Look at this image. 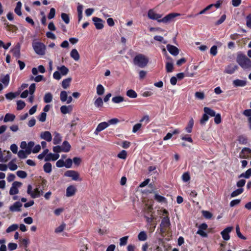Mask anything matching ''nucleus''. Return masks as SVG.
Segmentation results:
<instances>
[{"label": "nucleus", "mask_w": 251, "mask_h": 251, "mask_svg": "<svg viewBox=\"0 0 251 251\" xmlns=\"http://www.w3.org/2000/svg\"><path fill=\"white\" fill-rule=\"evenodd\" d=\"M236 61L239 66L244 70L251 68V60L244 54L241 52L238 53Z\"/></svg>", "instance_id": "nucleus-1"}, {"label": "nucleus", "mask_w": 251, "mask_h": 251, "mask_svg": "<svg viewBox=\"0 0 251 251\" xmlns=\"http://www.w3.org/2000/svg\"><path fill=\"white\" fill-rule=\"evenodd\" d=\"M149 58L141 53L137 54L133 58V64L140 68H145L149 63Z\"/></svg>", "instance_id": "nucleus-2"}, {"label": "nucleus", "mask_w": 251, "mask_h": 251, "mask_svg": "<svg viewBox=\"0 0 251 251\" xmlns=\"http://www.w3.org/2000/svg\"><path fill=\"white\" fill-rule=\"evenodd\" d=\"M57 71L53 74V77L56 80H60L62 76L66 75L69 73V69L65 66H58L57 68Z\"/></svg>", "instance_id": "nucleus-3"}, {"label": "nucleus", "mask_w": 251, "mask_h": 251, "mask_svg": "<svg viewBox=\"0 0 251 251\" xmlns=\"http://www.w3.org/2000/svg\"><path fill=\"white\" fill-rule=\"evenodd\" d=\"M32 47L36 54L40 55H43L45 54L46 46L43 43L40 42L33 41Z\"/></svg>", "instance_id": "nucleus-4"}, {"label": "nucleus", "mask_w": 251, "mask_h": 251, "mask_svg": "<svg viewBox=\"0 0 251 251\" xmlns=\"http://www.w3.org/2000/svg\"><path fill=\"white\" fill-rule=\"evenodd\" d=\"M27 193L33 199L37 198L42 196V192H40L39 188H36L33 190L32 186L30 184L27 186Z\"/></svg>", "instance_id": "nucleus-5"}, {"label": "nucleus", "mask_w": 251, "mask_h": 251, "mask_svg": "<svg viewBox=\"0 0 251 251\" xmlns=\"http://www.w3.org/2000/svg\"><path fill=\"white\" fill-rule=\"evenodd\" d=\"M179 15H180V14H179V13H170V14L167 15L164 18L160 19V20L158 21V23H163L164 24H168V23L173 21L175 18H176L177 16H179Z\"/></svg>", "instance_id": "nucleus-6"}, {"label": "nucleus", "mask_w": 251, "mask_h": 251, "mask_svg": "<svg viewBox=\"0 0 251 251\" xmlns=\"http://www.w3.org/2000/svg\"><path fill=\"white\" fill-rule=\"evenodd\" d=\"M22 183L19 181H14L12 184V186L9 190L10 195H15L19 193V188L21 187Z\"/></svg>", "instance_id": "nucleus-7"}, {"label": "nucleus", "mask_w": 251, "mask_h": 251, "mask_svg": "<svg viewBox=\"0 0 251 251\" xmlns=\"http://www.w3.org/2000/svg\"><path fill=\"white\" fill-rule=\"evenodd\" d=\"M64 176L67 177H70L72 178L73 180H81V179H79V174L76 171L74 170H68L67 171L65 174Z\"/></svg>", "instance_id": "nucleus-8"}, {"label": "nucleus", "mask_w": 251, "mask_h": 251, "mask_svg": "<svg viewBox=\"0 0 251 251\" xmlns=\"http://www.w3.org/2000/svg\"><path fill=\"white\" fill-rule=\"evenodd\" d=\"M162 16L161 14L156 13L153 9H150L148 12V18L151 20H157L158 22Z\"/></svg>", "instance_id": "nucleus-9"}, {"label": "nucleus", "mask_w": 251, "mask_h": 251, "mask_svg": "<svg viewBox=\"0 0 251 251\" xmlns=\"http://www.w3.org/2000/svg\"><path fill=\"white\" fill-rule=\"evenodd\" d=\"M239 158L248 159L251 157V150L248 148H243L239 155Z\"/></svg>", "instance_id": "nucleus-10"}, {"label": "nucleus", "mask_w": 251, "mask_h": 251, "mask_svg": "<svg viewBox=\"0 0 251 251\" xmlns=\"http://www.w3.org/2000/svg\"><path fill=\"white\" fill-rule=\"evenodd\" d=\"M232 226H228L221 232L223 239L225 241H228L230 239L229 233L233 229Z\"/></svg>", "instance_id": "nucleus-11"}, {"label": "nucleus", "mask_w": 251, "mask_h": 251, "mask_svg": "<svg viewBox=\"0 0 251 251\" xmlns=\"http://www.w3.org/2000/svg\"><path fill=\"white\" fill-rule=\"evenodd\" d=\"M238 69V66L233 64H230L226 67L224 73L226 74L231 75L233 74Z\"/></svg>", "instance_id": "nucleus-12"}, {"label": "nucleus", "mask_w": 251, "mask_h": 251, "mask_svg": "<svg viewBox=\"0 0 251 251\" xmlns=\"http://www.w3.org/2000/svg\"><path fill=\"white\" fill-rule=\"evenodd\" d=\"M92 20L97 29L103 28L104 21L102 19L98 17H93Z\"/></svg>", "instance_id": "nucleus-13"}, {"label": "nucleus", "mask_w": 251, "mask_h": 251, "mask_svg": "<svg viewBox=\"0 0 251 251\" xmlns=\"http://www.w3.org/2000/svg\"><path fill=\"white\" fill-rule=\"evenodd\" d=\"M108 127V125L107 122H103L100 123L97 126L94 133L96 135H98L100 132L103 130L105 128Z\"/></svg>", "instance_id": "nucleus-14"}, {"label": "nucleus", "mask_w": 251, "mask_h": 251, "mask_svg": "<svg viewBox=\"0 0 251 251\" xmlns=\"http://www.w3.org/2000/svg\"><path fill=\"white\" fill-rule=\"evenodd\" d=\"M76 192V188L74 185H70L66 189V196L70 197L74 196Z\"/></svg>", "instance_id": "nucleus-15"}, {"label": "nucleus", "mask_w": 251, "mask_h": 251, "mask_svg": "<svg viewBox=\"0 0 251 251\" xmlns=\"http://www.w3.org/2000/svg\"><path fill=\"white\" fill-rule=\"evenodd\" d=\"M23 204L19 201H16L9 207V210L11 212H18L21 211V208Z\"/></svg>", "instance_id": "nucleus-16"}, {"label": "nucleus", "mask_w": 251, "mask_h": 251, "mask_svg": "<svg viewBox=\"0 0 251 251\" xmlns=\"http://www.w3.org/2000/svg\"><path fill=\"white\" fill-rule=\"evenodd\" d=\"M40 138L47 142H50L52 140V136L50 131H45L42 132L40 134Z\"/></svg>", "instance_id": "nucleus-17"}, {"label": "nucleus", "mask_w": 251, "mask_h": 251, "mask_svg": "<svg viewBox=\"0 0 251 251\" xmlns=\"http://www.w3.org/2000/svg\"><path fill=\"white\" fill-rule=\"evenodd\" d=\"M168 51L173 55L176 56L179 53L178 49L175 46L168 44L167 45Z\"/></svg>", "instance_id": "nucleus-18"}, {"label": "nucleus", "mask_w": 251, "mask_h": 251, "mask_svg": "<svg viewBox=\"0 0 251 251\" xmlns=\"http://www.w3.org/2000/svg\"><path fill=\"white\" fill-rule=\"evenodd\" d=\"M59 157V154L58 153H50L47 154V155L45 157V161H55L57 160Z\"/></svg>", "instance_id": "nucleus-19"}, {"label": "nucleus", "mask_w": 251, "mask_h": 251, "mask_svg": "<svg viewBox=\"0 0 251 251\" xmlns=\"http://www.w3.org/2000/svg\"><path fill=\"white\" fill-rule=\"evenodd\" d=\"M233 85L234 87H244L247 85L246 80L236 79L233 81Z\"/></svg>", "instance_id": "nucleus-20"}, {"label": "nucleus", "mask_w": 251, "mask_h": 251, "mask_svg": "<svg viewBox=\"0 0 251 251\" xmlns=\"http://www.w3.org/2000/svg\"><path fill=\"white\" fill-rule=\"evenodd\" d=\"M170 225V219L166 216L163 218L160 226L162 228H167L169 227Z\"/></svg>", "instance_id": "nucleus-21"}, {"label": "nucleus", "mask_w": 251, "mask_h": 251, "mask_svg": "<svg viewBox=\"0 0 251 251\" xmlns=\"http://www.w3.org/2000/svg\"><path fill=\"white\" fill-rule=\"evenodd\" d=\"M54 137L53 139V143L54 145H57L60 143L62 141L61 135L57 132L55 131L53 133Z\"/></svg>", "instance_id": "nucleus-22"}, {"label": "nucleus", "mask_w": 251, "mask_h": 251, "mask_svg": "<svg viewBox=\"0 0 251 251\" xmlns=\"http://www.w3.org/2000/svg\"><path fill=\"white\" fill-rule=\"evenodd\" d=\"M30 154H31V153H29V151H28L26 150H20L18 151V153H17L18 157L20 159L26 158L27 157V156L28 155H29Z\"/></svg>", "instance_id": "nucleus-23"}, {"label": "nucleus", "mask_w": 251, "mask_h": 251, "mask_svg": "<svg viewBox=\"0 0 251 251\" xmlns=\"http://www.w3.org/2000/svg\"><path fill=\"white\" fill-rule=\"evenodd\" d=\"M73 108L71 105H63L60 107V111L63 114H66L72 111Z\"/></svg>", "instance_id": "nucleus-24"}, {"label": "nucleus", "mask_w": 251, "mask_h": 251, "mask_svg": "<svg viewBox=\"0 0 251 251\" xmlns=\"http://www.w3.org/2000/svg\"><path fill=\"white\" fill-rule=\"evenodd\" d=\"M11 51L13 55L17 58H19L20 57V46L19 45H16L13 48Z\"/></svg>", "instance_id": "nucleus-25"}, {"label": "nucleus", "mask_w": 251, "mask_h": 251, "mask_svg": "<svg viewBox=\"0 0 251 251\" xmlns=\"http://www.w3.org/2000/svg\"><path fill=\"white\" fill-rule=\"evenodd\" d=\"M70 56L75 61H78L80 58V55L78 51L75 49H73L70 52Z\"/></svg>", "instance_id": "nucleus-26"}, {"label": "nucleus", "mask_w": 251, "mask_h": 251, "mask_svg": "<svg viewBox=\"0 0 251 251\" xmlns=\"http://www.w3.org/2000/svg\"><path fill=\"white\" fill-rule=\"evenodd\" d=\"M15 119V116L11 113H7L5 114L3 119L4 123H7L9 122H13Z\"/></svg>", "instance_id": "nucleus-27"}, {"label": "nucleus", "mask_w": 251, "mask_h": 251, "mask_svg": "<svg viewBox=\"0 0 251 251\" xmlns=\"http://www.w3.org/2000/svg\"><path fill=\"white\" fill-rule=\"evenodd\" d=\"M7 155L4 157L1 149H0V162H6L11 157V153L9 151H7Z\"/></svg>", "instance_id": "nucleus-28"}, {"label": "nucleus", "mask_w": 251, "mask_h": 251, "mask_svg": "<svg viewBox=\"0 0 251 251\" xmlns=\"http://www.w3.org/2000/svg\"><path fill=\"white\" fill-rule=\"evenodd\" d=\"M61 147L62 148V151L67 152L70 150L71 145L68 141H65L63 142L62 145Z\"/></svg>", "instance_id": "nucleus-29"}, {"label": "nucleus", "mask_w": 251, "mask_h": 251, "mask_svg": "<svg viewBox=\"0 0 251 251\" xmlns=\"http://www.w3.org/2000/svg\"><path fill=\"white\" fill-rule=\"evenodd\" d=\"M154 199L155 201H156L158 202H167V200L164 197L160 196L157 193L155 194Z\"/></svg>", "instance_id": "nucleus-30"}, {"label": "nucleus", "mask_w": 251, "mask_h": 251, "mask_svg": "<svg viewBox=\"0 0 251 251\" xmlns=\"http://www.w3.org/2000/svg\"><path fill=\"white\" fill-rule=\"evenodd\" d=\"M203 111L207 116H210L211 117H214L216 114L215 112L213 110L207 107H204Z\"/></svg>", "instance_id": "nucleus-31"}, {"label": "nucleus", "mask_w": 251, "mask_h": 251, "mask_svg": "<svg viewBox=\"0 0 251 251\" xmlns=\"http://www.w3.org/2000/svg\"><path fill=\"white\" fill-rule=\"evenodd\" d=\"M43 169L45 172L50 174L52 171V166L50 163H46L43 166Z\"/></svg>", "instance_id": "nucleus-32"}, {"label": "nucleus", "mask_w": 251, "mask_h": 251, "mask_svg": "<svg viewBox=\"0 0 251 251\" xmlns=\"http://www.w3.org/2000/svg\"><path fill=\"white\" fill-rule=\"evenodd\" d=\"M52 95L50 93H47L44 96V101L45 103H50L52 101Z\"/></svg>", "instance_id": "nucleus-33"}, {"label": "nucleus", "mask_w": 251, "mask_h": 251, "mask_svg": "<svg viewBox=\"0 0 251 251\" xmlns=\"http://www.w3.org/2000/svg\"><path fill=\"white\" fill-rule=\"evenodd\" d=\"M72 80V78L71 77H69L64 79L62 81V86L64 89H67L70 84L71 81Z\"/></svg>", "instance_id": "nucleus-34"}, {"label": "nucleus", "mask_w": 251, "mask_h": 251, "mask_svg": "<svg viewBox=\"0 0 251 251\" xmlns=\"http://www.w3.org/2000/svg\"><path fill=\"white\" fill-rule=\"evenodd\" d=\"M126 94L127 97L130 98L134 99L137 97V94L136 92L132 89L127 90Z\"/></svg>", "instance_id": "nucleus-35"}, {"label": "nucleus", "mask_w": 251, "mask_h": 251, "mask_svg": "<svg viewBox=\"0 0 251 251\" xmlns=\"http://www.w3.org/2000/svg\"><path fill=\"white\" fill-rule=\"evenodd\" d=\"M194 120L193 118H191L189 120L188 124L185 128V130L188 133H191L192 132V128L194 126Z\"/></svg>", "instance_id": "nucleus-36"}, {"label": "nucleus", "mask_w": 251, "mask_h": 251, "mask_svg": "<svg viewBox=\"0 0 251 251\" xmlns=\"http://www.w3.org/2000/svg\"><path fill=\"white\" fill-rule=\"evenodd\" d=\"M9 76L8 75H6L1 77L0 78L1 82L5 86H7L9 82Z\"/></svg>", "instance_id": "nucleus-37"}, {"label": "nucleus", "mask_w": 251, "mask_h": 251, "mask_svg": "<svg viewBox=\"0 0 251 251\" xmlns=\"http://www.w3.org/2000/svg\"><path fill=\"white\" fill-rule=\"evenodd\" d=\"M124 101V98L120 96L113 97L112 101L114 103H119Z\"/></svg>", "instance_id": "nucleus-38"}, {"label": "nucleus", "mask_w": 251, "mask_h": 251, "mask_svg": "<svg viewBox=\"0 0 251 251\" xmlns=\"http://www.w3.org/2000/svg\"><path fill=\"white\" fill-rule=\"evenodd\" d=\"M14 160H12L7 164V168H8L11 171H15L18 169V166L13 162Z\"/></svg>", "instance_id": "nucleus-39"}, {"label": "nucleus", "mask_w": 251, "mask_h": 251, "mask_svg": "<svg viewBox=\"0 0 251 251\" xmlns=\"http://www.w3.org/2000/svg\"><path fill=\"white\" fill-rule=\"evenodd\" d=\"M68 97V94L67 92L65 91H62L60 92V100L62 102H65L67 100Z\"/></svg>", "instance_id": "nucleus-40"}, {"label": "nucleus", "mask_w": 251, "mask_h": 251, "mask_svg": "<svg viewBox=\"0 0 251 251\" xmlns=\"http://www.w3.org/2000/svg\"><path fill=\"white\" fill-rule=\"evenodd\" d=\"M138 238L140 241H145L147 238V235L146 232L144 231H141L138 235Z\"/></svg>", "instance_id": "nucleus-41"}, {"label": "nucleus", "mask_w": 251, "mask_h": 251, "mask_svg": "<svg viewBox=\"0 0 251 251\" xmlns=\"http://www.w3.org/2000/svg\"><path fill=\"white\" fill-rule=\"evenodd\" d=\"M18 227H19V226L17 224H13V225H11L10 226H9L6 229V232L7 233H10L11 232L15 231L18 229Z\"/></svg>", "instance_id": "nucleus-42"}, {"label": "nucleus", "mask_w": 251, "mask_h": 251, "mask_svg": "<svg viewBox=\"0 0 251 251\" xmlns=\"http://www.w3.org/2000/svg\"><path fill=\"white\" fill-rule=\"evenodd\" d=\"M104 92V88L101 84L98 85L97 87V93L98 95H102Z\"/></svg>", "instance_id": "nucleus-43"}, {"label": "nucleus", "mask_w": 251, "mask_h": 251, "mask_svg": "<svg viewBox=\"0 0 251 251\" xmlns=\"http://www.w3.org/2000/svg\"><path fill=\"white\" fill-rule=\"evenodd\" d=\"M17 109L21 110L25 106V103L24 101L20 100L17 101Z\"/></svg>", "instance_id": "nucleus-44"}, {"label": "nucleus", "mask_w": 251, "mask_h": 251, "mask_svg": "<svg viewBox=\"0 0 251 251\" xmlns=\"http://www.w3.org/2000/svg\"><path fill=\"white\" fill-rule=\"evenodd\" d=\"M251 176V168L248 169L245 173L241 174L239 176V177H244L249 178Z\"/></svg>", "instance_id": "nucleus-45"}, {"label": "nucleus", "mask_w": 251, "mask_h": 251, "mask_svg": "<svg viewBox=\"0 0 251 251\" xmlns=\"http://www.w3.org/2000/svg\"><path fill=\"white\" fill-rule=\"evenodd\" d=\"M62 20L66 24H68L70 22V18L68 14L62 13L61 15Z\"/></svg>", "instance_id": "nucleus-46"}, {"label": "nucleus", "mask_w": 251, "mask_h": 251, "mask_svg": "<svg viewBox=\"0 0 251 251\" xmlns=\"http://www.w3.org/2000/svg\"><path fill=\"white\" fill-rule=\"evenodd\" d=\"M66 226V224L65 223H62L61 225H60L59 226L56 227L55 229V232L56 233H59L62 232L64 229H65V227Z\"/></svg>", "instance_id": "nucleus-47"}, {"label": "nucleus", "mask_w": 251, "mask_h": 251, "mask_svg": "<svg viewBox=\"0 0 251 251\" xmlns=\"http://www.w3.org/2000/svg\"><path fill=\"white\" fill-rule=\"evenodd\" d=\"M243 192V189L242 188H240L237 189V190L234 191L231 194V197H235L239 195L242 193Z\"/></svg>", "instance_id": "nucleus-48"}, {"label": "nucleus", "mask_w": 251, "mask_h": 251, "mask_svg": "<svg viewBox=\"0 0 251 251\" xmlns=\"http://www.w3.org/2000/svg\"><path fill=\"white\" fill-rule=\"evenodd\" d=\"M103 103L102 100L100 97L97 99L94 102L95 105L97 107H102V106L103 105Z\"/></svg>", "instance_id": "nucleus-49"}, {"label": "nucleus", "mask_w": 251, "mask_h": 251, "mask_svg": "<svg viewBox=\"0 0 251 251\" xmlns=\"http://www.w3.org/2000/svg\"><path fill=\"white\" fill-rule=\"evenodd\" d=\"M173 64L172 62H167L166 64V70L168 73L172 72L173 70Z\"/></svg>", "instance_id": "nucleus-50"}, {"label": "nucleus", "mask_w": 251, "mask_h": 251, "mask_svg": "<svg viewBox=\"0 0 251 251\" xmlns=\"http://www.w3.org/2000/svg\"><path fill=\"white\" fill-rule=\"evenodd\" d=\"M238 141L240 144L244 145L247 143L248 139L246 136L244 135H241L238 137Z\"/></svg>", "instance_id": "nucleus-51"}, {"label": "nucleus", "mask_w": 251, "mask_h": 251, "mask_svg": "<svg viewBox=\"0 0 251 251\" xmlns=\"http://www.w3.org/2000/svg\"><path fill=\"white\" fill-rule=\"evenodd\" d=\"M236 231L237 235L239 238H240V239H243V240H246L247 239L246 237H245L244 236H243L242 234V233H241L240 227H239V225L236 226Z\"/></svg>", "instance_id": "nucleus-52"}, {"label": "nucleus", "mask_w": 251, "mask_h": 251, "mask_svg": "<svg viewBox=\"0 0 251 251\" xmlns=\"http://www.w3.org/2000/svg\"><path fill=\"white\" fill-rule=\"evenodd\" d=\"M128 236H124L120 239V246H123L127 244Z\"/></svg>", "instance_id": "nucleus-53"}, {"label": "nucleus", "mask_w": 251, "mask_h": 251, "mask_svg": "<svg viewBox=\"0 0 251 251\" xmlns=\"http://www.w3.org/2000/svg\"><path fill=\"white\" fill-rule=\"evenodd\" d=\"M117 156L119 158L125 159L127 157V152L125 150H123L118 154Z\"/></svg>", "instance_id": "nucleus-54"}, {"label": "nucleus", "mask_w": 251, "mask_h": 251, "mask_svg": "<svg viewBox=\"0 0 251 251\" xmlns=\"http://www.w3.org/2000/svg\"><path fill=\"white\" fill-rule=\"evenodd\" d=\"M30 79L34 80L35 82H39L44 79V76L42 75H38L35 77L31 76Z\"/></svg>", "instance_id": "nucleus-55"}, {"label": "nucleus", "mask_w": 251, "mask_h": 251, "mask_svg": "<svg viewBox=\"0 0 251 251\" xmlns=\"http://www.w3.org/2000/svg\"><path fill=\"white\" fill-rule=\"evenodd\" d=\"M16 174L18 177L22 178H25L27 176L26 173L24 171H18Z\"/></svg>", "instance_id": "nucleus-56"}, {"label": "nucleus", "mask_w": 251, "mask_h": 251, "mask_svg": "<svg viewBox=\"0 0 251 251\" xmlns=\"http://www.w3.org/2000/svg\"><path fill=\"white\" fill-rule=\"evenodd\" d=\"M35 145V143L33 141H30L27 144V149H26V150H27L28 151H29V153L32 152V149L33 148V147Z\"/></svg>", "instance_id": "nucleus-57"}, {"label": "nucleus", "mask_w": 251, "mask_h": 251, "mask_svg": "<svg viewBox=\"0 0 251 251\" xmlns=\"http://www.w3.org/2000/svg\"><path fill=\"white\" fill-rule=\"evenodd\" d=\"M17 96V94H16V93L10 92V93H8L7 94H6L5 95V98L8 100H11L15 98Z\"/></svg>", "instance_id": "nucleus-58"}, {"label": "nucleus", "mask_w": 251, "mask_h": 251, "mask_svg": "<svg viewBox=\"0 0 251 251\" xmlns=\"http://www.w3.org/2000/svg\"><path fill=\"white\" fill-rule=\"evenodd\" d=\"M153 38L155 40L162 42L164 44H166L167 43V41L161 36L156 35Z\"/></svg>", "instance_id": "nucleus-59"}, {"label": "nucleus", "mask_w": 251, "mask_h": 251, "mask_svg": "<svg viewBox=\"0 0 251 251\" xmlns=\"http://www.w3.org/2000/svg\"><path fill=\"white\" fill-rule=\"evenodd\" d=\"M182 179L185 182L188 181L190 179L189 174L188 172L184 173L182 176Z\"/></svg>", "instance_id": "nucleus-60"}, {"label": "nucleus", "mask_w": 251, "mask_h": 251, "mask_svg": "<svg viewBox=\"0 0 251 251\" xmlns=\"http://www.w3.org/2000/svg\"><path fill=\"white\" fill-rule=\"evenodd\" d=\"M202 215L203 217L207 219H210L212 217V214L211 213L208 211H202Z\"/></svg>", "instance_id": "nucleus-61"}, {"label": "nucleus", "mask_w": 251, "mask_h": 251, "mask_svg": "<svg viewBox=\"0 0 251 251\" xmlns=\"http://www.w3.org/2000/svg\"><path fill=\"white\" fill-rule=\"evenodd\" d=\"M208 116H207L206 114L204 113V114L202 115V118L200 120L201 124L204 125L205 123L208 120Z\"/></svg>", "instance_id": "nucleus-62"}, {"label": "nucleus", "mask_w": 251, "mask_h": 251, "mask_svg": "<svg viewBox=\"0 0 251 251\" xmlns=\"http://www.w3.org/2000/svg\"><path fill=\"white\" fill-rule=\"evenodd\" d=\"M73 161L70 158H68L64 162L65 167L67 168H70L72 166Z\"/></svg>", "instance_id": "nucleus-63"}, {"label": "nucleus", "mask_w": 251, "mask_h": 251, "mask_svg": "<svg viewBox=\"0 0 251 251\" xmlns=\"http://www.w3.org/2000/svg\"><path fill=\"white\" fill-rule=\"evenodd\" d=\"M47 117V114L45 112H42L39 116L38 119L41 122H44L46 121Z\"/></svg>", "instance_id": "nucleus-64"}]
</instances>
